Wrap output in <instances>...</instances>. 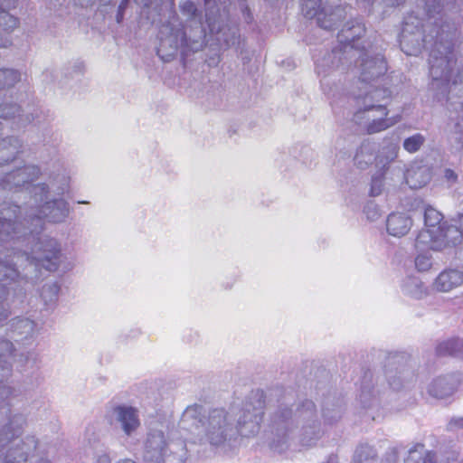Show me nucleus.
Returning a JSON list of instances; mask_svg holds the SVG:
<instances>
[{"instance_id": "nucleus-1", "label": "nucleus", "mask_w": 463, "mask_h": 463, "mask_svg": "<svg viewBox=\"0 0 463 463\" xmlns=\"http://www.w3.org/2000/svg\"><path fill=\"white\" fill-rule=\"evenodd\" d=\"M361 72L359 76L360 91L355 96L358 110L354 115L356 123L367 122L365 130L367 134H374L383 131L395 123L401 118H388V109L383 105H375L373 101H381L391 97V91L387 88H373L372 82L381 76H384L387 71V64L384 57L378 54L374 57H367L365 53L361 56Z\"/></svg>"}, {"instance_id": "nucleus-2", "label": "nucleus", "mask_w": 463, "mask_h": 463, "mask_svg": "<svg viewBox=\"0 0 463 463\" xmlns=\"http://www.w3.org/2000/svg\"><path fill=\"white\" fill-rule=\"evenodd\" d=\"M424 224L415 239V245L422 250H440L449 245V233L452 228L446 227L442 214L430 205L424 211Z\"/></svg>"}, {"instance_id": "nucleus-3", "label": "nucleus", "mask_w": 463, "mask_h": 463, "mask_svg": "<svg viewBox=\"0 0 463 463\" xmlns=\"http://www.w3.org/2000/svg\"><path fill=\"white\" fill-rule=\"evenodd\" d=\"M39 175V167L35 165H24L7 173L1 184L4 189L11 190L13 187L16 188L33 183Z\"/></svg>"}, {"instance_id": "nucleus-4", "label": "nucleus", "mask_w": 463, "mask_h": 463, "mask_svg": "<svg viewBox=\"0 0 463 463\" xmlns=\"http://www.w3.org/2000/svg\"><path fill=\"white\" fill-rule=\"evenodd\" d=\"M40 250L43 254L34 258L36 265L49 271H54L59 267V260L61 257V248L57 241L53 239L47 240L42 243Z\"/></svg>"}, {"instance_id": "nucleus-5", "label": "nucleus", "mask_w": 463, "mask_h": 463, "mask_svg": "<svg viewBox=\"0 0 463 463\" xmlns=\"http://www.w3.org/2000/svg\"><path fill=\"white\" fill-rule=\"evenodd\" d=\"M365 26L358 21H352L341 29L337 37L341 49L346 52L347 48L356 49V41L365 34Z\"/></svg>"}, {"instance_id": "nucleus-6", "label": "nucleus", "mask_w": 463, "mask_h": 463, "mask_svg": "<svg viewBox=\"0 0 463 463\" xmlns=\"http://www.w3.org/2000/svg\"><path fill=\"white\" fill-rule=\"evenodd\" d=\"M412 226V220L410 216L400 213H391L386 221V229L390 235L402 237L406 235Z\"/></svg>"}, {"instance_id": "nucleus-7", "label": "nucleus", "mask_w": 463, "mask_h": 463, "mask_svg": "<svg viewBox=\"0 0 463 463\" xmlns=\"http://www.w3.org/2000/svg\"><path fill=\"white\" fill-rule=\"evenodd\" d=\"M405 182L411 189H420L425 186L431 178V172L425 165H411L404 175Z\"/></svg>"}, {"instance_id": "nucleus-8", "label": "nucleus", "mask_w": 463, "mask_h": 463, "mask_svg": "<svg viewBox=\"0 0 463 463\" xmlns=\"http://www.w3.org/2000/svg\"><path fill=\"white\" fill-rule=\"evenodd\" d=\"M463 283V273L458 269H445L439 274L434 281L438 291L448 292Z\"/></svg>"}, {"instance_id": "nucleus-9", "label": "nucleus", "mask_w": 463, "mask_h": 463, "mask_svg": "<svg viewBox=\"0 0 463 463\" xmlns=\"http://www.w3.org/2000/svg\"><path fill=\"white\" fill-rule=\"evenodd\" d=\"M114 411L117 413L118 420L121 423L126 434L129 435L139 427L140 421L137 409L132 407L117 406Z\"/></svg>"}, {"instance_id": "nucleus-10", "label": "nucleus", "mask_w": 463, "mask_h": 463, "mask_svg": "<svg viewBox=\"0 0 463 463\" xmlns=\"http://www.w3.org/2000/svg\"><path fill=\"white\" fill-rule=\"evenodd\" d=\"M321 2L322 0H302L301 3V10L305 17L313 18L317 16V23L320 27L331 30L333 29V24H326L321 17L320 14L322 13L321 9Z\"/></svg>"}, {"instance_id": "nucleus-11", "label": "nucleus", "mask_w": 463, "mask_h": 463, "mask_svg": "<svg viewBox=\"0 0 463 463\" xmlns=\"http://www.w3.org/2000/svg\"><path fill=\"white\" fill-rule=\"evenodd\" d=\"M21 144L17 138L7 137L0 142V165L13 161L20 152Z\"/></svg>"}, {"instance_id": "nucleus-12", "label": "nucleus", "mask_w": 463, "mask_h": 463, "mask_svg": "<svg viewBox=\"0 0 463 463\" xmlns=\"http://www.w3.org/2000/svg\"><path fill=\"white\" fill-rule=\"evenodd\" d=\"M438 356H463V343L458 338L439 343L436 347Z\"/></svg>"}, {"instance_id": "nucleus-13", "label": "nucleus", "mask_w": 463, "mask_h": 463, "mask_svg": "<svg viewBox=\"0 0 463 463\" xmlns=\"http://www.w3.org/2000/svg\"><path fill=\"white\" fill-rule=\"evenodd\" d=\"M66 204L67 203L63 200H54L52 202L46 203L44 207L51 210L50 213L52 214V216H51L50 221H52L53 222L60 221V218L56 217V213L55 214L52 213L54 211L59 212L60 217H61V218L65 217L68 213V209L66 207Z\"/></svg>"}, {"instance_id": "nucleus-14", "label": "nucleus", "mask_w": 463, "mask_h": 463, "mask_svg": "<svg viewBox=\"0 0 463 463\" xmlns=\"http://www.w3.org/2000/svg\"><path fill=\"white\" fill-rule=\"evenodd\" d=\"M20 80V74L14 70H0V89L14 86Z\"/></svg>"}, {"instance_id": "nucleus-15", "label": "nucleus", "mask_w": 463, "mask_h": 463, "mask_svg": "<svg viewBox=\"0 0 463 463\" xmlns=\"http://www.w3.org/2000/svg\"><path fill=\"white\" fill-rule=\"evenodd\" d=\"M424 142V137L420 134H415L403 142V147L410 153L418 151Z\"/></svg>"}, {"instance_id": "nucleus-16", "label": "nucleus", "mask_w": 463, "mask_h": 463, "mask_svg": "<svg viewBox=\"0 0 463 463\" xmlns=\"http://www.w3.org/2000/svg\"><path fill=\"white\" fill-rule=\"evenodd\" d=\"M19 21L14 16L11 15L5 10H0V26L4 27V30H9L16 27Z\"/></svg>"}, {"instance_id": "nucleus-17", "label": "nucleus", "mask_w": 463, "mask_h": 463, "mask_svg": "<svg viewBox=\"0 0 463 463\" xmlns=\"http://www.w3.org/2000/svg\"><path fill=\"white\" fill-rule=\"evenodd\" d=\"M17 228V223L12 220L5 218H0V234L5 233L6 236H10L14 233Z\"/></svg>"}, {"instance_id": "nucleus-18", "label": "nucleus", "mask_w": 463, "mask_h": 463, "mask_svg": "<svg viewBox=\"0 0 463 463\" xmlns=\"http://www.w3.org/2000/svg\"><path fill=\"white\" fill-rule=\"evenodd\" d=\"M415 266L419 271H426L431 267V260L430 256L419 254L415 258Z\"/></svg>"}, {"instance_id": "nucleus-19", "label": "nucleus", "mask_w": 463, "mask_h": 463, "mask_svg": "<svg viewBox=\"0 0 463 463\" xmlns=\"http://www.w3.org/2000/svg\"><path fill=\"white\" fill-rule=\"evenodd\" d=\"M20 111V107L10 104L4 107L0 106V118H8L14 117L15 113Z\"/></svg>"}, {"instance_id": "nucleus-20", "label": "nucleus", "mask_w": 463, "mask_h": 463, "mask_svg": "<svg viewBox=\"0 0 463 463\" xmlns=\"http://www.w3.org/2000/svg\"><path fill=\"white\" fill-rule=\"evenodd\" d=\"M181 11L187 15L194 17L198 10L194 2L186 1L181 5Z\"/></svg>"}, {"instance_id": "nucleus-21", "label": "nucleus", "mask_w": 463, "mask_h": 463, "mask_svg": "<svg viewBox=\"0 0 463 463\" xmlns=\"http://www.w3.org/2000/svg\"><path fill=\"white\" fill-rule=\"evenodd\" d=\"M383 187V180L381 178H373L372 181V186L370 194L372 196H376L380 194Z\"/></svg>"}, {"instance_id": "nucleus-22", "label": "nucleus", "mask_w": 463, "mask_h": 463, "mask_svg": "<svg viewBox=\"0 0 463 463\" xmlns=\"http://www.w3.org/2000/svg\"><path fill=\"white\" fill-rule=\"evenodd\" d=\"M444 178L448 183L455 184L458 181V175L454 170L447 168L444 171Z\"/></svg>"}, {"instance_id": "nucleus-23", "label": "nucleus", "mask_w": 463, "mask_h": 463, "mask_svg": "<svg viewBox=\"0 0 463 463\" xmlns=\"http://www.w3.org/2000/svg\"><path fill=\"white\" fill-rule=\"evenodd\" d=\"M421 463H438L436 458V453L431 450H428L425 452Z\"/></svg>"}, {"instance_id": "nucleus-24", "label": "nucleus", "mask_w": 463, "mask_h": 463, "mask_svg": "<svg viewBox=\"0 0 463 463\" xmlns=\"http://www.w3.org/2000/svg\"><path fill=\"white\" fill-rule=\"evenodd\" d=\"M363 154H364L363 146H361L357 150V152L355 154V156H354V160H355L356 165H358V167H360L362 169L364 168L365 165H367V162H363V160L361 159V157L363 156Z\"/></svg>"}, {"instance_id": "nucleus-25", "label": "nucleus", "mask_w": 463, "mask_h": 463, "mask_svg": "<svg viewBox=\"0 0 463 463\" xmlns=\"http://www.w3.org/2000/svg\"><path fill=\"white\" fill-rule=\"evenodd\" d=\"M451 427L463 429V417L452 419L449 422Z\"/></svg>"}, {"instance_id": "nucleus-26", "label": "nucleus", "mask_w": 463, "mask_h": 463, "mask_svg": "<svg viewBox=\"0 0 463 463\" xmlns=\"http://www.w3.org/2000/svg\"><path fill=\"white\" fill-rule=\"evenodd\" d=\"M457 229L459 231L460 234L463 236V213L458 216Z\"/></svg>"}, {"instance_id": "nucleus-27", "label": "nucleus", "mask_w": 463, "mask_h": 463, "mask_svg": "<svg viewBox=\"0 0 463 463\" xmlns=\"http://www.w3.org/2000/svg\"><path fill=\"white\" fill-rule=\"evenodd\" d=\"M7 266L4 265L2 262H0V273H3L4 277H9L10 275L7 274Z\"/></svg>"}, {"instance_id": "nucleus-28", "label": "nucleus", "mask_w": 463, "mask_h": 463, "mask_svg": "<svg viewBox=\"0 0 463 463\" xmlns=\"http://www.w3.org/2000/svg\"><path fill=\"white\" fill-rule=\"evenodd\" d=\"M8 431H9V430L5 432L6 439L8 440H11V439H14L15 437H18L20 435V433H21L20 431L13 432L10 436H8Z\"/></svg>"}, {"instance_id": "nucleus-29", "label": "nucleus", "mask_w": 463, "mask_h": 463, "mask_svg": "<svg viewBox=\"0 0 463 463\" xmlns=\"http://www.w3.org/2000/svg\"><path fill=\"white\" fill-rule=\"evenodd\" d=\"M411 453H412V451L411 450V451H410V456L406 458L405 463H412V460H411Z\"/></svg>"}, {"instance_id": "nucleus-30", "label": "nucleus", "mask_w": 463, "mask_h": 463, "mask_svg": "<svg viewBox=\"0 0 463 463\" xmlns=\"http://www.w3.org/2000/svg\"><path fill=\"white\" fill-rule=\"evenodd\" d=\"M118 463H136L135 461L131 460V459H124Z\"/></svg>"}, {"instance_id": "nucleus-31", "label": "nucleus", "mask_w": 463, "mask_h": 463, "mask_svg": "<svg viewBox=\"0 0 463 463\" xmlns=\"http://www.w3.org/2000/svg\"><path fill=\"white\" fill-rule=\"evenodd\" d=\"M38 463H51V462L47 459H41Z\"/></svg>"}, {"instance_id": "nucleus-32", "label": "nucleus", "mask_w": 463, "mask_h": 463, "mask_svg": "<svg viewBox=\"0 0 463 463\" xmlns=\"http://www.w3.org/2000/svg\"><path fill=\"white\" fill-rule=\"evenodd\" d=\"M397 156V150L396 148L393 149V156Z\"/></svg>"}, {"instance_id": "nucleus-33", "label": "nucleus", "mask_w": 463, "mask_h": 463, "mask_svg": "<svg viewBox=\"0 0 463 463\" xmlns=\"http://www.w3.org/2000/svg\"><path fill=\"white\" fill-rule=\"evenodd\" d=\"M12 272H14V274H16V270L14 269H11Z\"/></svg>"}]
</instances>
